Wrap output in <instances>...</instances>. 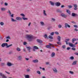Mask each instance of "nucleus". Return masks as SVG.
Wrapping results in <instances>:
<instances>
[{"instance_id":"42","label":"nucleus","mask_w":78,"mask_h":78,"mask_svg":"<svg viewBox=\"0 0 78 78\" xmlns=\"http://www.w3.org/2000/svg\"><path fill=\"white\" fill-rule=\"evenodd\" d=\"M0 24L1 25L3 26V25H4V23H3V22H1L0 23Z\"/></svg>"},{"instance_id":"58","label":"nucleus","mask_w":78,"mask_h":78,"mask_svg":"<svg viewBox=\"0 0 78 78\" xmlns=\"http://www.w3.org/2000/svg\"><path fill=\"white\" fill-rule=\"evenodd\" d=\"M65 15V14L64 13H62L61 14V16H62V17H64Z\"/></svg>"},{"instance_id":"32","label":"nucleus","mask_w":78,"mask_h":78,"mask_svg":"<svg viewBox=\"0 0 78 78\" xmlns=\"http://www.w3.org/2000/svg\"><path fill=\"white\" fill-rule=\"evenodd\" d=\"M25 78H30V76L29 75H26L25 76Z\"/></svg>"},{"instance_id":"10","label":"nucleus","mask_w":78,"mask_h":78,"mask_svg":"<svg viewBox=\"0 0 78 78\" xmlns=\"http://www.w3.org/2000/svg\"><path fill=\"white\" fill-rule=\"evenodd\" d=\"M32 62H34V63H37V62H38L39 61L38 60L36 59L35 60H34L32 61Z\"/></svg>"},{"instance_id":"63","label":"nucleus","mask_w":78,"mask_h":78,"mask_svg":"<svg viewBox=\"0 0 78 78\" xmlns=\"http://www.w3.org/2000/svg\"><path fill=\"white\" fill-rule=\"evenodd\" d=\"M74 31H78V30L76 28H75L74 29Z\"/></svg>"},{"instance_id":"41","label":"nucleus","mask_w":78,"mask_h":78,"mask_svg":"<svg viewBox=\"0 0 78 78\" xmlns=\"http://www.w3.org/2000/svg\"><path fill=\"white\" fill-rule=\"evenodd\" d=\"M69 72L70 73H71V74H73L74 73H73V71H70Z\"/></svg>"},{"instance_id":"45","label":"nucleus","mask_w":78,"mask_h":78,"mask_svg":"<svg viewBox=\"0 0 78 78\" xmlns=\"http://www.w3.org/2000/svg\"><path fill=\"white\" fill-rule=\"evenodd\" d=\"M47 34H45L44 36V37L45 38H47Z\"/></svg>"},{"instance_id":"18","label":"nucleus","mask_w":78,"mask_h":78,"mask_svg":"<svg viewBox=\"0 0 78 78\" xmlns=\"http://www.w3.org/2000/svg\"><path fill=\"white\" fill-rule=\"evenodd\" d=\"M77 63V61H75L73 62V63H72V65L73 66V65H76V63Z\"/></svg>"},{"instance_id":"17","label":"nucleus","mask_w":78,"mask_h":78,"mask_svg":"<svg viewBox=\"0 0 78 78\" xmlns=\"http://www.w3.org/2000/svg\"><path fill=\"white\" fill-rule=\"evenodd\" d=\"M27 50L29 51V52H30V50H31V47H27Z\"/></svg>"},{"instance_id":"20","label":"nucleus","mask_w":78,"mask_h":78,"mask_svg":"<svg viewBox=\"0 0 78 78\" xmlns=\"http://www.w3.org/2000/svg\"><path fill=\"white\" fill-rule=\"evenodd\" d=\"M68 44L69 45L70 47H73V44L71 42H69L68 43Z\"/></svg>"},{"instance_id":"51","label":"nucleus","mask_w":78,"mask_h":78,"mask_svg":"<svg viewBox=\"0 0 78 78\" xmlns=\"http://www.w3.org/2000/svg\"><path fill=\"white\" fill-rule=\"evenodd\" d=\"M25 59L26 60V61H28L29 60V59H30V58H25Z\"/></svg>"},{"instance_id":"8","label":"nucleus","mask_w":78,"mask_h":78,"mask_svg":"<svg viewBox=\"0 0 78 78\" xmlns=\"http://www.w3.org/2000/svg\"><path fill=\"white\" fill-rule=\"evenodd\" d=\"M72 16L73 17H76V16H78V14L75 13H73L72 14Z\"/></svg>"},{"instance_id":"57","label":"nucleus","mask_w":78,"mask_h":78,"mask_svg":"<svg viewBox=\"0 0 78 78\" xmlns=\"http://www.w3.org/2000/svg\"><path fill=\"white\" fill-rule=\"evenodd\" d=\"M27 72H30V69H27Z\"/></svg>"},{"instance_id":"61","label":"nucleus","mask_w":78,"mask_h":78,"mask_svg":"<svg viewBox=\"0 0 78 78\" xmlns=\"http://www.w3.org/2000/svg\"><path fill=\"white\" fill-rule=\"evenodd\" d=\"M70 48L68 47V48H67V50H70Z\"/></svg>"},{"instance_id":"14","label":"nucleus","mask_w":78,"mask_h":78,"mask_svg":"<svg viewBox=\"0 0 78 78\" xmlns=\"http://www.w3.org/2000/svg\"><path fill=\"white\" fill-rule=\"evenodd\" d=\"M16 20H22V19L21 18H20V17H17L16 18Z\"/></svg>"},{"instance_id":"19","label":"nucleus","mask_w":78,"mask_h":78,"mask_svg":"<svg viewBox=\"0 0 78 78\" xmlns=\"http://www.w3.org/2000/svg\"><path fill=\"white\" fill-rule=\"evenodd\" d=\"M76 41V39L75 38H73L72 39V42L74 43L75 42L74 41Z\"/></svg>"},{"instance_id":"2","label":"nucleus","mask_w":78,"mask_h":78,"mask_svg":"<svg viewBox=\"0 0 78 78\" xmlns=\"http://www.w3.org/2000/svg\"><path fill=\"white\" fill-rule=\"evenodd\" d=\"M48 44L49 45H46V48H49V49H51V46L53 48H55V47L53 46V44H52L49 43Z\"/></svg>"},{"instance_id":"62","label":"nucleus","mask_w":78,"mask_h":78,"mask_svg":"<svg viewBox=\"0 0 78 78\" xmlns=\"http://www.w3.org/2000/svg\"><path fill=\"white\" fill-rule=\"evenodd\" d=\"M64 7H65L64 5H62L61 6V8H64Z\"/></svg>"},{"instance_id":"36","label":"nucleus","mask_w":78,"mask_h":78,"mask_svg":"<svg viewBox=\"0 0 78 78\" xmlns=\"http://www.w3.org/2000/svg\"><path fill=\"white\" fill-rule=\"evenodd\" d=\"M20 16H23V17H25V15H24V14H23V13L21 14Z\"/></svg>"},{"instance_id":"40","label":"nucleus","mask_w":78,"mask_h":78,"mask_svg":"<svg viewBox=\"0 0 78 78\" xmlns=\"http://www.w3.org/2000/svg\"><path fill=\"white\" fill-rule=\"evenodd\" d=\"M13 53V52L12 51H10L9 53V55H11V54H12Z\"/></svg>"},{"instance_id":"48","label":"nucleus","mask_w":78,"mask_h":78,"mask_svg":"<svg viewBox=\"0 0 78 78\" xmlns=\"http://www.w3.org/2000/svg\"><path fill=\"white\" fill-rule=\"evenodd\" d=\"M75 28H78V26L77 25H75L73 26Z\"/></svg>"},{"instance_id":"39","label":"nucleus","mask_w":78,"mask_h":78,"mask_svg":"<svg viewBox=\"0 0 78 78\" xmlns=\"http://www.w3.org/2000/svg\"><path fill=\"white\" fill-rule=\"evenodd\" d=\"M37 73H38V74H39V75H41V72L39 71H37Z\"/></svg>"},{"instance_id":"22","label":"nucleus","mask_w":78,"mask_h":78,"mask_svg":"<svg viewBox=\"0 0 78 78\" xmlns=\"http://www.w3.org/2000/svg\"><path fill=\"white\" fill-rule=\"evenodd\" d=\"M11 46H12V44L8 45V43H7V46L6 47V48H9V47H11Z\"/></svg>"},{"instance_id":"34","label":"nucleus","mask_w":78,"mask_h":78,"mask_svg":"<svg viewBox=\"0 0 78 78\" xmlns=\"http://www.w3.org/2000/svg\"><path fill=\"white\" fill-rule=\"evenodd\" d=\"M18 59H19V60H21V59H22V56H19L18 57Z\"/></svg>"},{"instance_id":"38","label":"nucleus","mask_w":78,"mask_h":78,"mask_svg":"<svg viewBox=\"0 0 78 78\" xmlns=\"http://www.w3.org/2000/svg\"><path fill=\"white\" fill-rule=\"evenodd\" d=\"M4 74H3L2 73H0V76H2V77H3V76H4Z\"/></svg>"},{"instance_id":"7","label":"nucleus","mask_w":78,"mask_h":78,"mask_svg":"<svg viewBox=\"0 0 78 78\" xmlns=\"http://www.w3.org/2000/svg\"><path fill=\"white\" fill-rule=\"evenodd\" d=\"M7 43H3L2 45H1V46L2 47H5V46H6L7 47Z\"/></svg>"},{"instance_id":"28","label":"nucleus","mask_w":78,"mask_h":78,"mask_svg":"<svg viewBox=\"0 0 78 78\" xmlns=\"http://www.w3.org/2000/svg\"><path fill=\"white\" fill-rule=\"evenodd\" d=\"M11 21L12 22H16V20L14 19H13L12 18H11Z\"/></svg>"},{"instance_id":"64","label":"nucleus","mask_w":78,"mask_h":78,"mask_svg":"<svg viewBox=\"0 0 78 78\" xmlns=\"http://www.w3.org/2000/svg\"><path fill=\"white\" fill-rule=\"evenodd\" d=\"M74 54L75 55H77V56H78V53H77V52H75L74 53Z\"/></svg>"},{"instance_id":"59","label":"nucleus","mask_w":78,"mask_h":78,"mask_svg":"<svg viewBox=\"0 0 78 78\" xmlns=\"http://www.w3.org/2000/svg\"><path fill=\"white\" fill-rule=\"evenodd\" d=\"M51 27H49L48 28V30H50V29H51Z\"/></svg>"},{"instance_id":"9","label":"nucleus","mask_w":78,"mask_h":78,"mask_svg":"<svg viewBox=\"0 0 78 78\" xmlns=\"http://www.w3.org/2000/svg\"><path fill=\"white\" fill-rule=\"evenodd\" d=\"M13 65H14V64H12L9 62H8L7 63V65L9 67H10V66H12Z\"/></svg>"},{"instance_id":"43","label":"nucleus","mask_w":78,"mask_h":78,"mask_svg":"<svg viewBox=\"0 0 78 78\" xmlns=\"http://www.w3.org/2000/svg\"><path fill=\"white\" fill-rule=\"evenodd\" d=\"M55 33L54 32H51V34H50L51 35V36H53L54 35V34Z\"/></svg>"},{"instance_id":"15","label":"nucleus","mask_w":78,"mask_h":78,"mask_svg":"<svg viewBox=\"0 0 78 78\" xmlns=\"http://www.w3.org/2000/svg\"><path fill=\"white\" fill-rule=\"evenodd\" d=\"M56 12H59V13H60V14H61V13H62V11L59 9H58L57 10H56Z\"/></svg>"},{"instance_id":"30","label":"nucleus","mask_w":78,"mask_h":78,"mask_svg":"<svg viewBox=\"0 0 78 78\" xmlns=\"http://www.w3.org/2000/svg\"><path fill=\"white\" fill-rule=\"evenodd\" d=\"M69 59H71V60H73V59H74V57L73 56H72L69 58Z\"/></svg>"},{"instance_id":"44","label":"nucleus","mask_w":78,"mask_h":78,"mask_svg":"<svg viewBox=\"0 0 78 78\" xmlns=\"http://www.w3.org/2000/svg\"><path fill=\"white\" fill-rule=\"evenodd\" d=\"M7 13H9L10 15H11V12L10 11V10H9L7 12Z\"/></svg>"},{"instance_id":"50","label":"nucleus","mask_w":78,"mask_h":78,"mask_svg":"<svg viewBox=\"0 0 78 78\" xmlns=\"http://www.w3.org/2000/svg\"><path fill=\"white\" fill-rule=\"evenodd\" d=\"M72 50H73L74 51H75V50H76V48H72Z\"/></svg>"},{"instance_id":"27","label":"nucleus","mask_w":78,"mask_h":78,"mask_svg":"<svg viewBox=\"0 0 78 78\" xmlns=\"http://www.w3.org/2000/svg\"><path fill=\"white\" fill-rule=\"evenodd\" d=\"M1 11H4L6 10V9L4 8H1Z\"/></svg>"},{"instance_id":"37","label":"nucleus","mask_w":78,"mask_h":78,"mask_svg":"<svg viewBox=\"0 0 78 78\" xmlns=\"http://www.w3.org/2000/svg\"><path fill=\"white\" fill-rule=\"evenodd\" d=\"M58 28H61L62 27V25H61L60 24H59L58 25Z\"/></svg>"},{"instance_id":"5","label":"nucleus","mask_w":78,"mask_h":78,"mask_svg":"<svg viewBox=\"0 0 78 78\" xmlns=\"http://www.w3.org/2000/svg\"><path fill=\"white\" fill-rule=\"evenodd\" d=\"M55 5L57 6H59L61 5V3L59 2H57L55 3Z\"/></svg>"},{"instance_id":"21","label":"nucleus","mask_w":78,"mask_h":78,"mask_svg":"<svg viewBox=\"0 0 78 78\" xmlns=\"http://www.w3.org/2000/svg\"><path fill=\"white\" fill-rule=\"evenodd\" d=\"M49 3L51 5H52V6H54V5L55 4V3H54L53 2L51 1H49Z\"/></svg>"},{"instance_id":"3","label":"nucleus","mask_w":78,"mask_h":78,"mask_svg":"<svg viewBox=\"0 0 78 78\" xmlns=\"http://www.w3.org/2000/svg\"><path fill=\"white\" fill-rule=\"evenodd\" d=\"M38 49H39V48H38L36 46H33V51H35L36 50H38Z\"/></svg>"},{"instance_id":"16","label":"nucleus","mask_w":78,"mask_h":78,"mask_svg":"<svg viewBox=\"0 0 78 78\" xmlns=\"http://www.w3.org/2000/svg\"><path fill=\"white\" fill-rule=\"evenodd\" d=\"M52 70L54 73H57V72H58V71L55 68H53V69H52Z\"/></svg>"},{"instance_id":"53","label":"nucleus","mask_w":78,"mask_h":78,"mask_svg":"<svg viewBox=\"0 0 78 78\" xmlns=\"http://www.w3.org/2000/svg\"><path fill=\"white\" fill-rule=\"evenodd\" d=\"M2 78H7V77L5 76V75L4 76H3L2 77Z\"/></svg>"},{"instance_id":"60","label":"nucleus","mask_w":78,"mask_h":78,"mask_svg":"<svg viewBox=\"0 0 78 78\" xmlns=\"http://www.w3.org/2000/svg\"><path fill=\"white\" fill-rule=\"evenodd\" d=\"M27 42H24V43H23V45H27Z\"/></svg>"},{"instance_id":"26","label":"nucleus","mask_w":78,"mask_h":78,"mask_svg":"<svg viewBox=\"0 0 78 78\" xmlns=\"http://www.w3.org/2000/svg\"><path fill=\"white\" fill-rule=\"evenodd\" d=\"M43 14L44 15V16H47V14L46 13V11H45V10H43Z\"/></svg>"},{"instance_id":"33","label":"nucleus","mask_w":78,"mask_h":78,"mask_svg":"<svg viewBox=\"0 0 78 78\" xmlns=\"http://www.w3.org/2000/svg\"><path fill=\"white\" fill-rule=\"evenodd\" d=\"M48 37L49 38V39H53V37H52L51 35H49Z\"/></svg>"},{"instance_id":"31","label":"nucleus","mask_w":78,"mask_h":78,"mask_svg":"<svg viewBox=\"0 0 78 78\" xmlns=\"http://www.w3.org/2000/svg\"><path fill=\"white\" fill-rule=\"evenodd\" d=\"M40 23H41V25H42V26H44V23L42 21Z\"/></svg>"},{"instance_id":"4","label":"nucleus","mask_w":78,"mask_h":78,"mask_svg":"<svg viewBox=\"0 0 78 78\" xmlns=\"http://www.w3.org/2000/svg\"><path fill=\"white\" fill-rule=\"evenodd\" d=\"M70 28V26L69 24L67 23H65V28Z\"/></svg>"},{"instance_id":"47","label":"nucleus","mask_w":78,"mask_h":78,"mask_svg":"<svg viewBox=\"0 0 78 78\" xmlns=\"http://www.w3.org/2000/svg\"><path fill=\"white\" fill-rule=\"evenodd\" d=\"M57 43L58 45H61V43L60 42H59V41L58 42H57Z\"/></svg>"},{"instance_id":"13","label":"nucleus","mask_w":78,"mask_h":78,"mask_svg":"<svg viewBox=\"0 0 78 78\" xmlns=\"http://www.w3.org/2000/svg\"><path fill=\"white\" fill-rule=\"evenodd\" d=\"M57 39L58 41V42H60L61 40V37H60V36H58Z\"/></svg>"},{"instance_id":"29","label":"nucleus","mask_w":78,"mask_h":78,"mask_svg":"<svg viewBox=\"0 0 78 78\" xmlns=\"http://www.w3.org/2000/svg\"><path fill=\"white\" fill-rule=\"evenodd\" d=\"M22 19H23L24 20H28V18H25V17H22Z\"/></svg>"},{"instance_id":"23","label":"nucleus","mask_w":78,"mask_h":78,"mask_svg":"<svg viewBox=\"0 0 78 78\" xmlns=\"http://www.w3.org/2000/svg\"><path fill=\"white\" fill-rule=\"evenodd\" d=\"M55 56V52H52L51 54V57H54Z\"/></svg>"},{"instance_id":"6","label":"nucleus","mask_w":78,"mask_h":78,"mask_svg":"<svg viewBox=\"0 0 78 78\" xmlns=\"http://www.w3.org/2000/svg\"><path fill=\"white\" fill-rule=\"evenodd\" d=\"M74 10L76 11L78 9V8H77V6L76 4H74Z\"/></svg>"},{"instance_id":"56","label":"nucleus","mask_w":78,"mask_h":78,"mask_svg":"<svg viewBox=\"0 0 78 78\" xmlns=\"http://www.w3.org/2000/svg\"><path fill=\"white\" fill-rule=\"evenodd\" d=\"M6 38H7V39H11V37H10L9 36H8L7 37H6Z\"/></svg>"},{"instance_id":"11","label":"nucleus","mask_w":78,"mask_h":78,"mask_svg":"<svg viewBox=\"0 0 78 78\" xmlns=\"http://www.w3.org/2000/svg\"><path fill=\"white\" fill-rule=\"evenodd\" d=\"M70 41V39L68 38V39H66V40L65 41V42H66V45H68V41Z\"/></svg>"},{"instance_id":"52","label":"nucleus","mask_w":78,"mask_h":78,"mask_svg":"<svg viewBox=\"0 0 78 78\" xmlns=\"http://www.w3.org/2000/svg\"><path fill=\"white\" fill-rule=\"evenodd\" d=\"M11 17H14V14H12V15H10Z\"/></svg>"},{"instance_id":"25","label":"nucleus","mask_w":78,"mask_h":78,"mask_svg":"<svg viewBox=\"0 0 78 78\" xmlns=\"http://www.w3.org/2000/svg\"><path fill=\"white\" fill-rule=\"evenodd\" d=\"M66 12L67 13H68L69 15L70 14V10L67 9L66 10Z\"/></svg>"},{"instance_id":"49","label":"nucleus","mask_w":78,"mask_h":78,"mask_svg":"<svg viewBox=\"0 0 78 78\" xmlns=\"http://www.w3.org/2000/svg\"><path fill=\"white\" fill-rule=\"evenodd\" d=\"M68 8H72V6L71 5H69L68 6Z\"/></svg>"},{"instance_id":"54","label":"nucleus","mask_w":78,"mask_h":78,"mask_svg":"<svg viewBox=\"0 0 78 78\" xmlns=\"http://www.w3.org/2000/svg\"><path fill=\"white\" fill-rule=\"evenodd\" d=\"M8 3L7 2H5V6H7V5H8Z\"/></svg>"},{"instance_id":"1","label":"nucleus","mask_w":78,"mask_h":78,"mask_svg":"<svg viewBox=\"0 0 78 78\" xmlns=\"http://www.w3.org/2000/svg\"><path fill=\"white\" fill-rule=\"evenodd\" d=\"M27 39L28 41L31 42L32 41V40L33 39V36L30 35H28L27 36Z\"/></svg>"},{"instance_id":"12","label":"nucleus","mask_w":78,"mask_h":78,"mask_svg":"<svg viewBox=\"0 0 78 78\" xmlns=\"http://www.w3.org/2000/svg\"><path fill=\"white\" fill-rule=\"evenodd\" d=\"M37 41L38 42V43H39L40 44H41V43H42V41L39 39H37Z\"/></svg>"},{"instance_id":"35","label":"nucleus","mask_w":78,"mask_h":78,"mask_svg":"<svg viewBox=\"0 0 78 78\" xmlns=\"http://www.w3.org/2000/svg\"><path fill=\"white\" fill-rule=\"evenodd\" d=\"M1 65L2 66H5V63H1Z\"/></svg>"},{"instance_id":"46","label":"nucleus","mask_w":78,"mask_h":78,"mask_svg":"<svg viewBox=\"0 0 78 78\" xmlns=\"http://www.w3.org/2000/svg\"><path fill=\"white\" fill-rule=\"evenodd\" d=\"M66 45H64L62 46V48H63V49H64V48H66Z\"/></svg>"},{"instance_id":"24","label":"nucleus","mask_w":78,"mask_h":78,"mask_svg":"<svg viewBox=\"0 0 78 78\" xmlns=\"http://www.w3.org/2000/svg\"><path fill=\"white\" fill-rule=\"evenodd\" d=\"M16 50L18 51H21V49H20V48L19 47H17Z\"/></svg>"},{"instance_id":"55","label":"nucleus","mask_w":78,"mask_h":78,"mask_svg":"<svg viewBox=\"0 0 78 78\" xmlns=\"http://www.w3.org/2000/svg\"><path fill=\"white\" fill-rule=\"evenodd\" d=\"M55 33L56 34H57V35H58L59 34V33L58 32H55Z\"/></svg>"}]
</instances>
